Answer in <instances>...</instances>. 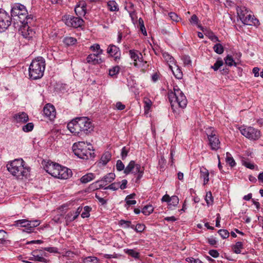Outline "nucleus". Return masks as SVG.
Segmentation results:
<instances>
[{
	"label": "nucleus",
	"mask_w": 263,
	"mask_h": 263,
	"mask_svg": "<svg viewBox=\"0 0 263 263\" xmlns=\"http://www.w3.org/2000/svg\"><path fill=\"white\" fill-rule=\"evenodd\" d=\"M119 224L120 226L124 228H134V225L132 224V222L130 221L122 219L119 221Z\"/></svg>",
	"instance_id": "e433bc0d"
},
{
	"label": "nucleus",
	"mask_w": 263,
	"mask_h": 263,
	"mask_svg": "<svg viewBox=\"0 0 263 263\" xmlns=\"http://www.w3.org/2000/svg\"><path fill=\"white\" fill-rule=\"evenodd\" d=\"M91 210V208H90L89 206H85L84 207V211L81 214V217L83 218H88L90 216V212Z\"/></svg>",
	"instance_id": "de8ad7c7"
},
{
	"label": "nucleus",
	"mask_w": 263,
	"mask_h": 263,
	"mask_svg": "<svg viewBox=\"0 0 263 263\" xmlns=\"http://www.w3.org/2000/svg\"><path fill=\"white\" fill-rule=\"evenodd\" d=\"M205 132L211 149L217 151L220 148V142L216 131L213 127H209L206 129Z\"/></svg>",
	"instance_id": "0eeeda50"
},
{
	"label": "nucleus",
	"mask_w": 263,
	"mask_h": 263,
	"mask_svg": "<svg viewBox=\"0 0 263 263\" xmlns=\"http://www.w3.org/2000/svg\"><path fill=\"white\" fill-rule=\"evenodd\" d=\"M127 253L129 255L131 256L132 257L135 258H139V253L134 250H128L127 251Z\"/></svg>",
	"instance_id": "bf43d9fd"
},
{
	"label": "nucleus",
	"mask_w": 263,
	"mask_h": 263,
	"mask_svg": "<svg viewBox=\"0 0 263 263\" xmlns=\"http://www.w3.org/2000/svg\"><path fill=\"white\" fill-rule=\"evenodd\" d=\"M87 4L85 1H80L74 8V11L76 15L81 17L86 14Z\"/></svg>",
	"instance_id": "f3484780"
},
{
	"label": "nucleus",
	"mask_w": 263,
	"mask_h": 263,
	"mask_svg": "<svg viewBox=\"0 0 263 263\" xmlns=\"http://www.w3.org/2000/svg\"><path fill=\"white\" fill-rule=\"evenodd\" d=\"M100 193H96L95 194V197L99 201V202L102 204V205H105L107 203V200L104 199L103 198L101 197L100 196Z\"/></svg>",
	"instance_id": "e2e57ef3"
},
{
	"label": "nucleus",
	"mask_w": 263,
	"mask_h": 263,
	"mask_svg": "<svg viewBox=\"0 0 263 263\" xmlns=\"http://www.w3.org/2000/svg\"><path fill=\"white\" fill-rule=\"evenodd\" d=\"M57 175L55 178L61 179H67L72 176V173L70 169L62 166L61 165V168H59V171L58 172Z\"/></svg>",
	"instance_id": "a211bd4d"
},
{
	"label": "nucleus",
	"mask_w": 263,
	"mask_h": 263,
	"mask_svg": "<svg viewBox=\"0 0 263 263\" xmlns=\"http://www.w3.org/2000/svg\"><path fill=\"white\" fill-rule=\"evenodd\" d=\"M13 119L17 123H24L29 120L28 115L25 112H19L13 116Z\"/></svg>",
	"instance_id": "4be33fe9"
},
{
	"label": "nucleus",
	"mask_w": 263,
	"mask_h": 263,
	"mask_svg": "<svg viewBox=\"0 0 263 263\" xmlns=\"http://www.w3.org/2000/svg\"><path fill=\"white\" fill-rule=\"evenodd\" d=\"M34 125L32 123H28L23 126L22 129L25 132H29L33 130Z\"/></svg>",
	"instance_id": "8fccbe9b"
},
{
	"label": "nucleus",
	"mask_w": 263,
	"mask_h": 263,
	"mask_svg": "<svg viewBox=\"0 0 263 263\" xmlns=\"http://www.w3.org/2000/svg\"><path fill=\"white\" fill-rule=\"evenodd\" d=\"M218 233L223 239L227 238L230 234L229 231L225 229H220L218 230Z\"/></svg>",
	"instance_id": "864d4df0"
},
{
	"label": "nucleus",
	"mask_w": 263,
	"mask_h": 263,
	"mask_svg": "<svg viewBox=\"0 0 263 263\" xmlns=\"http://www.w3.org/2000/svg\"><path fill=\"white\" fill-rule=\"evenodd\" d=\"M107 6L110 11L114 12L119 10V5L115 1H109L107 3Z\"/></svg>",
	"instance_id": "bb28decb"
},
{
	"label": "nucleus",
	"mask_w": 263,
	"mask_h": 263,
	"mask_svg": "<svg viewBox=\"0 0 263 263\" xmlns=\"http://www.w3.org/2000/svg\"><path fill=\"white\" fill-rule=\"evenodd\" d=\"M107 52L112 57L114 58L116 61L120 60L121 57V52L120 48L117 46L110 44L107 49Z\"/></svg>",
	"instance_id": "dca6fc26"
},
{
	"label": "nucleus",
	"mask_w": 263,
	"mask_h": 263,
	"mask_svg": "<svg viewBox=\"0 0 263 263\" xmlns=\"http://www.w3.org/2000/svg\"><path fill=\"white\" fill-rule=\"evenodd\" d=\"M209 254L214 258H217L219 256V254L218 252L216 250H211L209 252Z\"/></svg>",
	"instance_id": "338daca9"
},
{
	"label": "nucleus",
	"mask_w": 263,
	"mask_h": 263,
	"mask_svg": "<svg viewBox=\"0 0 263 263\" xmlns=\"http://www.w3.org/2000/svg\"><path fill=\"white\" fill-rule=\"evenodd\" d=\"M126 6H125V9L127 10L128 12H130V10H135L134 5L132 2L126 3Z\"/></svg>",
	"instance_id": "774afa93"
},
{
	"label": "nucleus",
	"mask_w": 263,
	"mask_h": 263,
	"mask_svg": "<svg viewBox=\"0 0 263 263\" xmlns=\"http://www.w3.org/2000/svg\"><path fill=\"white\" fill-rule=\"evenodd\" d=\"M190 23L193 25H198V27L202 31H204V28L201 25H198L199 22V19L198 17L195 14H193L191 18L190 19Z\"/></svg>",
	"instance_id": "ea45409f"
},
{
	"label": "nucleus",
	"mask_w": 263,
	"mask_h": 263,
	"mask_svg": "<svg viewBox=\"0 0 263 263\" xmlns=\"http://www.w3.org/2000/svg\"><path fill=\"white\" fill-rule=\"evenodd\" d=\"M77 218V215H74V211H70L65 217L67 224L74 220Z\"/></svg>",
	"instance_id": "f704fd0d"
},
{
	"label": "nucleus",
	"mask_w": 263,
	"mask_h": 263,
	"mask_svg": "<svg viewBox=\"0 0 263 263\" xmlns=\"http://www.w3.org/2000/svg\"><path fill=\"white\" fill-rule=\"evenodd\" d=\"M116 168H117V170L118 171H119V172H121L122 171H124L125 166H124V164H123V163L122 162L121 160H118L117 161Z\"/></svg>",
	"instance_id": "5fc2aeb1"
},
{
	"label": "nucleus",
	"mask_w": 263,
	"mask_h": 263,
	"mask_svg": "<svg viewBox=\"0 0 263 263\" xmlns=\"http://www.w3.org/2000/svg\"><path fill=\"white\" fill-rule=\"evenodd\" d=\"M95 178V175L92 173H87L80 178V181L82 183H87Z\"/></svg>",
	"instance_id": "a878e982"
},
{
	"label": "nucleus",
	"mask_w": 263,
	"mask_h": 263,
	"mask_svg": "<svg viewBox=\"0 0 263 263\" xmlns=\"http://www.w3.org/2000/svg\"><path fill=\"white\" fill-rule=\"evenodd\" d=\"M135 161L134 160L130 161L129 162L128 164L126 166V167H125L124 173L126 175H128L130 173H132L133 171L135 168Z\"/></svg>",
	"instance_id": "7c9ffc66"
},
{
	"label": "nucleus",
	"mask_w": 263,
	"mask_h": 263,
	"mask_svg": "<svg viewBox=\"0 0 263 263\" xmlns=\"http://www.w3.org/2000/svg\"><path fill=\"white\" fill-rule=\"evenodd\" d=\"M236 11L238 17L242 23L243 22V20L245 19L247 15L251 12L246 7L243 6H237Z\"/></svg>",
	"instance_id": "412c9836"
},
{
	"label": "nucleus",
	"mask_w": 263,
	"mask_h": 263,
	"mask_svg": "<svg viewBox=\"0 0 263 263\" xmlns=\"http://www.w3.org/2000/svg\"><path fill=\"white\" fill-rule=\"evenodd\" d=\"M129 152V149L126 146H124L121 149V156L122 160H124L127 156Z\"/></svg>",
	"instance_id": "13d9d810"
},
{
	"label": "nucleus",
	"mask_w": 263,
	"mask_h": 263,
	"mask_svg": "<svg viewBox=\"0 0 263 263\" xmlns=\"http://www.w3.org/2000/svg\"><path fill=\"white\" fill-rule=\"evenodd\" d=\"M205 200L208 206L212 205L213 203V197L211 192L209 191L206 193L205 197Z\"/></svg>",
	"instance_id": "79ce46f5"
},
{
	"label": "nucleus",
	"mask_w": 263,
	"mask_h": 263,
	"mask_svg": "<svg viewBox=\"0 0 263 263\" xmlns=\"http://www.w3.org/2000/svg\"><path fill=\"white\" fill-rule=\"evenodd\" d=\"M170 204H172L174 206L177 205L179 203V198L176 196H173L171 198Z\"/></svg>",
	"instance_id": "0e129e2a"
},
{
	"label": "nucleus",
	"mask_w": 263,
	"mask_h": 263,
	"mask_svg": "<svg viewBox=\"0 0 263 263\" xmlns=\"http://www.w3.org/2000/svg\"><path fill=\"white\" fill-rule=\"evenodd\" d=\"M243 248V244L240 241L236 242L235 245L233 246L232 249L233 252L236 254H240L241 250Z\"/></svg>",
	"instance_id": "c9c22d12"
},
{
	"label": "nucleus",
	"mask_w": 263,
	"mask_h": 263,
	"mask_svg": "<svg viewBox=\"0 0 263 263\" xmlns=\"http://www.w3.org/2000/svg\"><path fill=\"white\" fill-rule=\"evenodd\" d=\"M6 167L10 174L17 179L27 178L30 175L31 168L22 158L9 161Z\"/></svg>",
	"instance_id": "f03ea898"
},
{
	"label": "nucleus",
	"mask_w": 263,
	"mask_h": 263,
	"mask_svg": "<svg viewBox=\"0 0 263 263\" xmlns=\"http://www.w3.org/2000/svg\"><path fill=\"white\" fill-rule=\"evenodd\" d=\"M136 196V194L133 193L130 195H128L126 196L125 198L126 203L128 206H130L131 205H135L136 204L137 202L135 200H132V199L135 198Z\"/></svg>",
	"instance_id": "473e14b6"
},
{
	"label": "nucleus",
	"mask_w": 263,
	"mask_h": 263,
	"mask_svg": "<svg viewBox=\"0 0 263 263\" xmlns=\"http://www.w3.org/2000/svg\"><path fill=\"white\" fill-rule=\"evenodd\" d=\"M214 51L217 54H222L224 51L223 46L220 43L216 44L213 47Z\"/></svg>",
	"instance_id": "c03bdc74"
},
{
	"label": "nucleus",
	"mask_w": 263,
	"mask_h": 263,
	"mask_svg": "<svg viewBox=\"0 0 263 263\" xmlns=\"http://www.w3.org/2000/svg\"><path fill=\"white\" fill-rule=\"evenodd\" d=\"M154 208L152 205H146L143 207L141 212L145 215L148 216L153 213Z\"/></svg>",
	"instance_id": "4c0bfd02"
},
{
	"label": "nucleus",
	"mask_w": 263,
	"mask_h": 263,
	"mask_svg": "<svg viewBox=\"0 0 263 263\" xmlns=\"http://www.w3.org/2000/svg\"><path fill=\"white\" fill-rule=\"evenodd\" d=\"M115 177L116 176L114 173H108L101 179L96 181L92 185L98 184L99 188H103L105 186L111 183L115 179Z\"/></svg>",
	"instance_id": "ddd939ff"
},
{
	"label": "nucleus",
	"mask_w": 263,
	"mask_h": 263,
	"mask_svg": "<svg viewBox=\"0 0 263 263\" xmlns=\"http://www.w3.org/2000/svg\"><path fill=\"white\" fill-rule=\"evenodd\" d=\"M43 249L44 251H47V252H48L49 253H59V250L56 247H46V248H43Z\"/></svg>",
	"instance_id": "052dcab7"
},
{
	"label": "nucleus",
	"mask_w": 263,
	"mask_h": 263,
	"mask_svg": "<svg viewBox=\"0 0 263 263\" xmlns=\"http://www.w3.org/2000/svg\"><path fill=\"white\" fill-rule=\"evenodd\" d=\"M98 55L97 54H90L87 57V62L92 64H99L101 59H98Z\"/></svg>",
	"instance_id": "c85d7f7f"
},
{
	"label": "nucleus",
	"mask_w": 263,
	"mask_h": 263,
	"mask_svg": "<svg viewBox=\"0 0 263 263\" xmlns=\"http://www.w3.org/2000/svg\"><path fill=\"white\" fill-rule=\"evenodd\" d=\"M41 223L39 220H29L26 219H20L14 221L16 227L24 228V232L30 233L33 232L34 228Z\"/></svg>",
	"instance_id": "6e6552de"
},
{
	"label": "nucleus",
	"mask_w": 263,
	"mask_h": 263,
	"mask_svg": "<svg viewBox=\"0 0 263 263\" xmlns=\"http://www.w3.org/2000/svg\"><path fill=\"white\" fill-rule=\"evenodd\" d=\"M242 23L244 25L254 26L256 27L259 26L260 24L259 20L256 18L254 15L252 14L251 12L247 15Z\"/></svg>",
	"instance_id": "6ab92c4d"
},
{
	"label": "nucleus",
	"mask_w": 263,
	"mask_h": 263,
	"mask_svg": "<svg viewBox=\"0 0 263 263\" xmlns=\"http://www.w3.org/2000/svg\"><path fill=\"white\" fill-rule=\"evenodd\" d=\"M120 188L119 182H114L109 185L108 186L105 187V190H111L112 191H116Z\"/></svg>",
	"instance_id": "09e8293b"
},
{
	"label": "nucleus",
	"mask_w": 263,
	"mask_h": 263,
	"mask_svg": "<svg viewBox=\"0 0 263 263\" xmlns=\"http://www.w3.org/2000/svg\"><path fill=\"white\" fill-rule=\"evenodd\" d=\"M90 49L92 51H96V54L97 55H100L103 53V50L100 48V46L98 44H94L90 46Z\"/></svg>",
	"instance_id": "37998d69"
},
{
	"label": "nucleus",
	"mask_w": 263,
	"mask_h": 263,
	"mask_svg": "<svg viewBox=\"0 0 263 263\" xmlns=\"http://www.w3.org/2000/svg\"><path fill=\"white\" fill-rule=\"evenodd\" d=\"M162 57L164 59V60L170 64H174L175 63V59L168 52H164L162 53Z\"/></svg>",
	"instance_id": "a19ab883"
},
{
	"label": "nucleus",
	"mask_w": 263,
	"mask_h": 263,
	"mask_svg": "<svg viewBox=\"0 0 263 263\" xmlns=\"http://www.w3.org/2000/svg\"><path fill=\"white\" fill-rule=\"evenodd\" d=\"M6 232L3 230H0V243H3L6 241Z\"/></svg>",
	"instance_id": "680f3d73"
},
{
	"label": "nucleus",
	"mask_w": 263,
	"mask_h": 263,
	"mask_svg": "<svg viewBox=\"0 0 263 263\" xmlns=\"http://www.w3.org/2000/svg\"><path fill=\"white\" fill-rule=\"evenodd\" d=\"M111 158V153L108 151L105 152L102 156L100 163L103 165H105L110 160Z\"/></svg>",
	"instance_id": "cd10ccee"
},
{
	"label": "nucleus",
	"mask_w": 263,
	"mask_h": 263,
	"mask_svg": "<svg viewBox=\"0 0 263 263\" xmlns=\"http://www.w3.org/2000/svg\"><path fill=\"white\" fill-rule=\"evenodd\" d=\"M135 168V170L132 173L134 175H137L135 178V182L139 184L144 174V169L143 167H141V165L139 164H136Z\"/></svg>",
	"instance_id": "aec40b11"
},
{
	"label": "nucleus",
	"mask_w": 263,
	"mask_h": 263,
	"mask_svg": "<svg viewBox=\"0 0 263 263\" xmlns=\"http://www.w3.org/2000/svg\"><path fill=\"white\" fill-rule=\"evenodd\" d=\"M139 24L140 30H141L142 33H143V35H147L146 31L145 28L144 27V22H143V20L142 19V18H140L139 19Z\"/></svg>",
	"instance_id": "4d7b16f0"
},
{
	"label": "nucleus",
	"mask_w": 263,
	"mask_h": 263,
	"mask_svg": "<svg viewBox=\"0 0 263 263\" xmlns=\"http://www.w3.org/2000/svg\"><path fill=\"white\" fill-rule=\"evenodd\" d=\"M225 63L226 65H228L229 66H232L234 65L235 66H236L237 64L234 61L233 57L231 55H228L224 59Z\"/></svg>",
	"instance_id": "58836bf2"
},
{
	"label": "nucleus",
	"mask_w": 263,
	"mask_h": 263,
	"mask_svg": "<svg viewBox=\"0 0 263 263\" xmlns=\"http://www.w3.org/2000/svg\"><path fill=\"white\" fill-rule=\"evenodd\" d=\"M239 129L242 135L250 140H256L260 137V131L253 127L241 126Z\"/></svg>",
	"instance_id": "1a4fd4ad"
},
{
	"label": "nucleus",
	"mask_w": 263,
	"mask_h": 263,
	"mask_svg": "<svg viewBox=\"0 0 263 263\" xmlns=\"http://www.w3.org/2000/svg\"><path fill=\"white\" fill-rule=\"evenodd\" d=\"M45 60L42 57H37L33 59L29 65V77L32 80L41 78L45 69Z\"/></svg>",
	"instance_id": "20e7f679"
},
{
	"label": "nucleus",
	"mask_w": 263,
	"mask_h": 263,
	"mask_svg": "<svg viewBox=\"0 0 263 263\" xmlns=\"http://www.w3.org/2000/svg\"><path fill=\"white\" fill-rule=\"evenodd\" d=\"M120 68L119 66H115L112 67L109 70V75L111 77L117 76L120 71Z\"/></svg>",
	"instance_id": "a18cd8bd"
},
{
	"label": "nucleus",
	"mask_w": 263,
	"mask_h": 263,
	"mask_svg": "<svg viewBox=\"0 0 263 263\" xmlns=\"http://www.w3.org/2000/svg\"><path fill=\"white\" fill-rule=\"evenodd\" d=\"M43 114L50 120H53L56 115V111L53 105L50 104H46L43 110Z\"/></svg>",
	"instance_id": "2eb2a0df"
},
{
	"label": "nucleus",
	"mask_w": 263,
	"mask_h": 263,
	"mask_svg": "<svg viewBox=\"0 0 263 263\" xmlns=\"http://www.w3.org/2000/svg\"><path fill=\"white\" fill-rule=\"evenodd\" d=\"M226 162L232 167H234L236 164L234 158L229 152L226 153Z\"/></svg>",
	"instance_id": "2f4dec72"
},
{
	"label": "nucleus",
	"mask_w": 263,
	"mask_h": 263,
	"mask_svg": "<svg viewBox=\"0 0 263 263\" xmlns=\"http://www.w3.org/2000/svg\"><path fill=\"white\" fill-rule=\"evenodd\" d=\"M129 54L130 55V58L134 61V65L135 67L138 66L137 61L144 63L145 64L147 63L146 61H144L142 53L138 50L134 49L130 50L129 51Z\"/></svg>",
	"instance_id": "4468645a"
},
{
	"label": "nucleus",
	"mask_w": 263,
	"mask_h": 263,
	"mask_svg": "<svg viewBox=\"0 0 263 263\" xmlns=\"http://www.w3.org/2000/svg\"><path fill=\"white\" fill-rule=\"evenodd\" d=\"M64 20L67 26L75 28L81 27L84 22L81 17L70 15H65Z\"/></svg>",
	"instance_id": "9d476101"
},
{
	"label": "nucleus",
	"mask_w": 263,
	"mask_h": 263,
	"mask_svg": "<svg viewBox=\"0 0 263 263\" xmlns=\"http://www.w3.org/2000/svg\"><path fill=\"white\" fill-rule=\"evenodd\" d=\"M169 68L172 71V72L174 77L177 79H181L183 77V73L181 70V68L175 64V67L173 69L172 66L169 65Z\"/></svg>",
	"instance_id": "393cba45"
},
{
	"label": "nucleus",
	"mask_w": 263,
	"mask_h": 263,
	"mask_svg": "<svg viewBox=\"0 0 263 263\" xmlns=\"http://www.w3.org/2000/svg\"><path fill=\"white\" fill-rule=\"evenodd\" d=\"M223 64V62L221 59H218L214 65L211 66V68L213 69L214 71H217L219 68L222 66Z\"/></svg>",
	"instance_id": "49530a36"
},
{
	"label": "nucleus",
	"mask_w": 263,
	"mask_h": 263,
	"mask_svg": "<svg viewBox=\"0 0 263 263\" xmlns=\"http://www.w3.org/2000/svg\"><path fill=\"white\" fill-rule=\"evenodd\" d=\"M168 16L170 18L176 22H178L181 20V17L179 16L175 12H170L168 13Z\"/></svg>",
	"instance_id": "3c124183"
},
{
	"label": "nucleus",
	"mask_w": 263,
	"mask_h": 263,
	"mask_svg": "<svg viewBox=\"0 0 263 263\" xmlns=\"http://www.w3.org/2000/svg\"><path fill=\"white\" fill-rule=\"evenodd\" d=\"M145 229V226L144 224L138 223L136 226H134V228L133 229L138 233H141Z\"/></svg>",
	"instance_id": "603ef678"
},
{
	"label": "nucleus",
	"mask_w": 263,
	"mask_h": 263,
	"mask_svg": "<svg viewBox=\"0 0 263 263\" xmlns=\"http://www.w3.org/2000/svg\"><path fill=\"white\" fill-rule=\"evenodd\" d=\"M200 178L203 180V185L207 184L209 181V171L204 167L200 168Z\"/></svg>",
	"instance_id": "b1692460"
},
{
	"label": "nucleus",
	"mask_w": 263,
	"mask_h": 263,
	"mask_svg": "<svg viewBox=\"0 0 263 263\" xmlns=\"http://www.w3.org/2000/svg\"><path fill=\"white\" fill-rule=\"evenodd\" d=\"M67 127L71 133L75 134H88L93 130L90 119L86 117H78L69 122Z\"/></svg>",
	"instance_id": "7ed1b4c3"
},
{
	"label": "nucleus",
	"mask_w": 263,
	"mask_h": 263,
	"mask_svg": "<svg viewBox=\"0 0 263 263\" xmlns=\"http://www.w3.org/2000/svg\"><path fill=\"white\" fill-rule=\"evenodd\" d=\"M144 102L145 104V109H149L152 105V102L151 101V100H150L148 99H146L144 100Z\"/></svg>",
	"instance_id": "69168bd1"
},
{
	"label": "nucleus",
	"mask_w": 263,
	"mask_h": 263,
	"mask_svg": "<svg viewBox=\"0 0 263 263\" xmlns=\"http://www.w3.org/2000/svg\"><path fill=\"white\" fill-rule=\"evenodd\" d=\"M61 168V165L50 161L46 162L44 166V168L49 174L55 177L58 175V172Z\"/></svg>",
	"instance_id": "f8f14e48"
},
{
	"label": "nucleus",
	"mask_w": 263,
	"mask_h": 263,
	"mask_svg": "<svg viewBox=\"0 0 263 263\" xmlns=\"http://www.w3.org/2000/svg\"><path fill=\"white\" fill-rule=\"evenodd\" d=\"M77 39L73 37L67 36L64 39V43L68 46H72L74 45L77 43Z\"/></svg>",
	"instance_id": "72a5a7b5"
},
{
	"label": "nucleus",
	"mask_w": 263,
	"mask_h": 263,
	"mask_svg": "<svg viewBox=\"0 0 263 263\" xmlns=\"http://www.w3.org/2000/svg\"><path fill=\"white\" fill-rule=\"evenodd\" d=\"M10 16L22 24L19 31L23 37L28 41L32 40L35 34L33 26L35 18L32 14H28L26 7L20 3L14 4L11 6Z\"/></svg>",
	"instance_id": "f257e3e1"
},
{
	"label": "nucleus",
	"mask_w": 263,
	"mask_h": 263,
	"mask_svg": "<svg viewBox=\"0 0 263 263\" xmlns=\"http://www.w3.org/2000/svg\"><path fill=\"white\" fill-rule=\"evenodd\" d=\"M181 59L185 65L188 66L191 65V60L190 56L186 55H182Z\"/></svg>",
	"instance_id": "6e6d98bb"
},
{
	"label": "nucleus",
	"mask_w": 263,
	"mask_h": 263,
	"mask_svg": "<svg viewBox=\"0 0 263 263\" xmlns=\"http://www.w3.org/2000/svg\"><path fill=\"white\" fill-rule=\"evenodd\" d=\"M168 98L172 107L177 106L182 108L186 107L187 99L178 86H174L173 91H168Z\"/></svg>",
	"instance_id": "39448f33"
},
{
	"label": "nucleus",
	"mask_w": 263,
	"mask_h": 263,
	"mask_svg": "<svg viewBox=\"0 0 263 263\" xmlns=\"http://www.w3.org/2000/svg\"><path fill=\"white\" fill-rule=\"evenodd\" d=\"M37 251H38L37 250H34L32 252V254H31L32 255V257H29V259L31 260L43 262H45V263L49 262V261H50L49 259H47L43 257L42 256H40V255L36 254Z\"/></svg>",
	"instance_id": "5701e85b"
},
{
	"label": "nucleus",
	"mask_w": 263,
	"mask_h": 263,
	"mask_svg": "<svg viewBox=\"0 0 263 263\" xmlns=\"http://www.w3.org/2000/svg\"><path fill=\"white\" fill-rule=\"evenodd\" d=\"M88 145L90 146L87 147L85 142L80 141L73 144L72 151L74 155L80 159L87 160L93 158L95 154L92 146L90 143L88 144Z\"/></svg>",
	"instance_id": "423d86ee"
},
{
	"label": "nucleus",
	"mask_w": 263,
	"mask_h": 263,
	"mask_svg": "<svg viewBox=\"0 0 263 263\" xmlns=\"http://www.w3.org/2000/svg\"><path fill=\"white\" fill-rule=\"evenodd\" d=\"M11 22V17L8 13L4 9H0V32L5 31L10 26Z\"/></svg>",
	"instance_id": "9b49d317"
},
{
	"label": "nucleus",
	"mask_w": 263,
	"mask_h": 263,
	"mask_svg": "<svg viewBox=\"0 0 263 263\" xmlns=\"http://www.w3.org/2000/svg\"><path fill=\"white\" fill-rule=\"evenodd\" d=\"M82 263H100V260L96 256H89L83 258Z\"/></svg>",
	"instance_id": "c756f323"
}]
</instances>
